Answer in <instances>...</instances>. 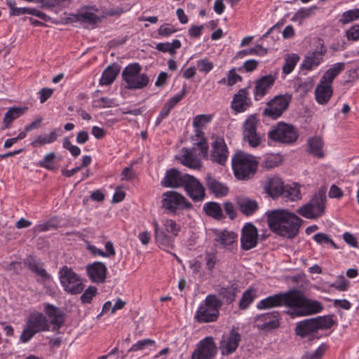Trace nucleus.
<instances>
[{
  "mask_svg": "<svg viewBox=\"0 0 359 359\" xmlns=\"http://www.w3.org/2000/svg\"><path fill=\"white\" fill-rule=\"evenodd\" d=\"M141 70L142 67L137 62L131 63L124 68L121 76L128 89H142L148 85L149 78L145 74H140Z\"/></svg>",
  "mask_w": 359,
  "mask_h": 359,
  "instance_id": "obj_5",
  "label": "nucleus"
},
{
  "mask_svg": "<svg viewBox=\"0 0 359 359\" xmlns=\"http://www.w3.org/2000/svg\"><path fill=\"white\" fill-rule=\"evenodd\" d=\"M49 330L50 325L46 316L35 311L29 315L20 336V340L22 343H27L37 333Z\"/></svg>",
  "mask_w": 359,
  "mask_h": 359,
  "instance_id": "obj_3",
  "label": "nucleus"
},
{
  "mask_svg": "<svg viewBox=\"0 0 359 359\" xmlns=\"http://www.w3.org/2000/svg\"><path fill=\"white\" fill-rule=\"evenodd\" d=\"M55 158L56 155L54 152L48 153L39 162V165L40 167L48 170H53L56 169V167L54 165Z\"/></svg>",
  "mask_w": 359,
  "mask_h": 359,
  "instance_id": "obj_50",
  "label": "nucleus"
},
{
  "mask_svg": "<svg viewBox=\"0 0 359 359\" xmlns=\"http://www.w3.org/2000/svg\"><path fill=\"white\" fill-rule=\"evenodd\" d=\"M184 189L187 195L194 202L202 201L205 197V190L199 180L193 175L187 176Z\"/></svg>",
  "mask_w": 359,
  "mask_h": 359,
  "instance_id": "obj_16",
  "label": "nucleus"
},
{
  "mask_svg": "<svg viewBox=\"0 0 359 359\" xmlns=\"http://www.w3.org/2000/svg\"><path fill=\"white\" fill-rule=\"evenodd\" d=\"M327 52L326 47L320 43L316 46L315 50L309 52L305 57L301 68L306 70H311L313 67L318 66L323 60V57Z\"/></svg>",
  "mask_w": 359,
  "mask_h": 359,
  "instance_id": "obj_20",
  "label": "nucleus"
},
{
  "mask_svg": "<svg viewBox=\"0 0 359 359\" xmlns=\"http://www.w3.org/2000/svg\"><path fill=\"white\" fill-rule=\"evenodd\" d=\"M241 340V334L234 329H232L226 340L221 344L222 353L223 355H230L235 352Z\"/></svg>",
  "mask_w": 359,
  "mask_h": 359,
  "instance_id": "obj_26",
  "label": "nucleus"
},
{
  "mask_svg": "<svg viewBox=\"0 0 359 359\" xmlns=\"http://www.w3.org/2000/svg\"><path fill=\"white\" fill-rule=\"evenodd\" d=\"M154 341L149 339H145L142 340L138 341L136 344L133 345L131 348L128 350L129 352L132 351H137L139 350L144 349L146 346H151L154 344Z\"/></svg>",
  "mask_w": 359,
  "mask_h": 359,
  "instance_id": "obj_63",
  "label": "nucleus"
},
{
  "mask_svg": "<svg viewBox=\"0 0 359 359\" xmlns=\"http://www.w3.org/2000/svg\"><path fill=\"white\" fill-rule=\"evenodd\" d=\"M212 120V116L207 114L197 115L194 118L193 126L194 128H202Z\"/></svg>",
  "mask_w": 359,
  "mask_h": 359,
  "instance_id": "obj_58",
  "label": "nucleus"
},
{
  "mask_svg": "<svg viewBox=\"0 0 359 359\" xmlns=\"http://www.w3.org/2000/svg\"><path fill=\"white\" fill-rule=\"evenodd\" d=\"M215 236L214 241L217 246L220 245L226 250H232L234 245L236 244L238 235L233 231L227 230H217Z\"/></svg>",
  "mask_w": 359,
  "mask_h": 359,
  "instance_id": "obj_23",
  "label": "nucleus"
},
{
  "mask_svg": "<svg viewBox=\"0 0 359 359\" xmlns=\"http://www.w3.org/2000/svg\"><path fill=\"white\" fill-rule=\"evenodd\" d=\"M291 99L292 96L289 94L276 95L266 103L262 116L272 120L278 119L287 109Z\"/></svg>",
  "mask_w": 359,
  "mask_h": 359,
  "instance_id": "obj_6",
  "label": "nucleus"
},
{
  "mask_svg": "<svg viewBox=\"0 0 359 359\" xmlns=\"http://www.w3.org/2000/svg\"><path fill=\"white\" fill-rule=\"evenodd\" d=\"M268 53L267 49L264 48L262 45H257L253 48H250L248 49L242 50L239 51L237 54L238 57H243L247 55H256L259 56H264L266 55Z\"/></svg>",
  "mask_w": 359,
  "mask_h": 359,
  "instance_id": "obj_45",
  "label": "nucleus"
},
{
  "mask_svg": "<svg viewBox=\"0 0 359 359\" xmlns=\"http://www.w3.org/2000/svg\"><path fill=\"white\" fill-rule=\"evenodd\" d=\"M222 301L215 294H208L198 308L195 319L198 323L215 322L219 316V310L222 306Z\"/></svg>",
  "mask_w": 359,
  "mask_h": 359,
  "instance_id": "obj_4",
  "label": "nucleus"
},
{
  "mask_svg": "<svg viewBox=\"0 0 359 359\" xmlns=\"http://www.w3.org/2000/svg\"><path fill=\"white\" fill-rule=\"evenodd\" d=\"M203 210L205 213L217 220H223L226 218L225 215L222 212L221 205L214 201L205 203L203 205Z\"/></svg>",
  "mask_w": 359,
  "mask_h": 359,
  "instance_id": "obj_36",
  "label": "nucleus"
},
{
  "mask_svg": "<svg viewBox=\"0 0 359 359\" xmlns=\"http://www.w3.org/2000/svg\"><path fill=\"white\" fill-rule=\"evenodd\" d=\"M318 6H313L310 8H300L294 15L293 20L295 21H302L306 18H308L315 13V11L318 10Z\"/></svg>",
  "mask_w": 359,
  "mask_h": 359,
  "instance_id": "obj_47",
  "label": "nucleus"
},
{
  "mask_svg": "<svg viewBox=\"0 0 359 359\" xmlns=\"http://www.w3.org/2000/svg\"><path fill=\"white\" fill-rule=\"evenodd\" d=\"M25 263L32 272L40 276L41 280L45 281L50 278V275L43 267L42 264L37 262L33 257H29Z\"/></svg>",
  "mask_w": 359,
  "mask_h": 359,
  "instance_id": "obj_35",
  "label": "nucleus"
},
{
  "mask_svg": "<svg viewBox=\"0 0 359 359\" xmlns=\"http://www.w3.org/2000/svg\"><path fill=\"white\" fill-rule=\"evenodd\" d=\"M196 66L201 72L205 74L210 72L214 67L213 63L210 62L207 58L201 59L197 61Z\"/></svg>",
  "mask_w": 359,
  "mask_h": 359,
  "instance_id": "obj_61",
  "label": "nucleus"
},
{
  "mask_svg": "<svg viewBox=\"0 0 359 359\" xmlns=\"http://www.w3.org/2000/svg\"><path fill=\"white\" fill-rule=\"evenodd\" d=\"M299 136L297 129L290 124L279 122L269 132L268 137L273 141L284 144L294 142Z\"/></svg>",
  "mask_w": 359,
  "mask_h": 359,
  "instance_id": "obj_9",
  "label": "nucleus"
},
{
  "mask_svg": "<svg viewBox=\"0 0 359 359\" xmlns=\"http://www.w3.org/2000/svg\"><path fill=\"white\" fill-rule=\"evenodd\" d=\"M248 89L249 88H241L233 95L231 107L236 113L244 112L252 106Z\"/></svg>",
  "mask_w": 359,
  "mask_h": 359,
  "instance_id": "obj_19",
  "label": "nucleus"
},
{
  "mask_svg": "<svg viewBox=\"0 0 359 359\" xmlns=\"http://www.w3.org/2000/svg\"><path fill=\"white\" fill-rule=\"evenodd\" d=\"M121 66L116 63L108 66L102 72V77L100 79V84L101 86L111 85L119 74Z\"/></svg>",
  "mask_w": 359,
  "mask_h": 359,
  "instance_id": "obj_31",
  "label": "nucleus"
},
{
  "mask_svg": "<svg viewBox=\"0 0 359 359\" xmlns=\"http://www.w3.org/2000/svg\"><path fill=\"white\" fill-rule=\"evenodd\" d=\"M326 196L323 191H319L313 195L310 201L300 207L297 212L307 219H316L325 212Z\"/></svg>",
  "mask_w": 359,
  "mask_h": 359,
  "instance_id": "obj_7",
  "label": "nucleus"
},
{
  "mask_svg": "<svg viewBox=\"0 0 359 359\" xmlns=\"http://www.w3.org/2000/svg\"><path fill=\"white\" fill-rule=\"evenodd\" d=\"M75 18L79 22H87L90 25L96 24L101 20L100 17L90 12L78 13L75 15Z\"/></svg>",
  "mask_w": 359,
  "mask_h": 359,
  "instance_id": "obj_48",
  "label": "nucleus"
},
{
  "mask_svg": "<svg viewBox=\"0 0 359 359\" xmlns=\"http://www.w3.org/2000/svg\"><path fill=\"white\" fill-rule=\"evenodd\" d=\"M27 108L13 107L7 111L4 118V128L11 127L12 122L22 115Z\"/></svg>",
  "mask_w": 359,
  "mask_h": 359,
  "instance_id": "obj_39",
  "label": "nucleus"
},
{
  "mask_svg": "<svg viewBox=\"0 0 359 359\" xmlns=\"http://www.w3.org/2000/svg\"><path fill=\"white\" fill-rule=\"evenodd\" d=\"M282 161L281 156L279 154H267L264 156L262 163V167L270 170L278 166Z\"/></svg>",
  "mask_w": 359,
  "mask_h": 359,
  "instance_id": "obj_44",
  "label": "nucleus"
},
{
  "mask_svg": "<svg viewBox=\"0 0 359 359\" xmlns=\"http://www.w3.org/2000/svg\"><path fill=\"white\" fill-rule=\"evenodd\" d=\"M327 346L326 344H321L314 352H306L302 359H320L325 354Z\"/></svg>",
  "mask_w": 359,
  "mask_h": 359,
  "instance_id": "obj_56",
  "label": "nucleus"
},
{
  "mask_svg": "<svg viewBox=\"0 0 359 359\" xmlns=\"http://www.w3.org/2000/svg\"><path fill=\"white\" fill-rule=\"evenodd\" d=\"M236 204L240 211L246 216L252 215L258 209L257 201L248 198H237Z\"/></svg>",
  "mask_w": 359,
  "mask_h": 359,
  "instance_id": "obj_32",
  "label": "nucleus"
},
{
  "mask_svg": "<svg viewBox=\"0 0 359 359\" xmlns=\"http://www.w3.org/2000/svg\"><path fill=\"white\" fill-rule=\"evenodd\" d=\"M323 309L321 303L316 300H311L306 297L304 304L297 316H309L320 312Z\"/></svg>",
  "mask_w": 359,
  "mask_h": 359,
  "instance_id": "obj_37",
  "label": "nucleus"
},
{
  "mask_svg": "<svg viewBox=\"0 0 359 359\" xmlns=\"http://www.w3.org/2000/svg\"><path fill=\"white\" fill-rule=\"evenodd\" d=\"M231 165L235 177L240 180H246L256 173L258 162L254 156L238 151L232 157Z\"/></svg>",
  "mask_w": 359,
  "mask_h": 359,
  "instance_id": "obj_2",
  "label": "nucleus"
},
{
  "mask_svg": "<svg viewBox=\"0 0 359 359\" xmlns=\"http://www.w3.org/2000/svg\"><path fill=\"white\" fill-rule=\"evenodd\" d=\"M269 229L275 233L289 239L297 236L302 219L293 212L275 210L267 213Z\"/></svg>",
  "mask_w": 359,
  "mask_h": 359,
  "instance_id": "obj_1",
  "label": "nucleus"
},
{
  "mask_svg": "<svg viewBox=\"0 0 359 359\" xmlns=\"http://www.w3.org/2000/svg\"><path fill=\"white\" fill-rule=\"evenodd\" d=\"M163 226H165V231L167 232L171 233L175 236L177 235L181 229L180 224H177L174 220L170 219L164 220Z\"/></svg>",
  "mask_w": 359,
  "mask_h": 359,
  "instance_id": "obj_59",
  "label": "nucleus"
},
{
  "mask_svg": "<svg viewBox=\"0 0 359 359\" xmlns=\"http://www.w3.org/2000/svg\"><path fill=\"white\" fill-rule=\"evenodd\" d=\"M57 227V224L54 219L48 220L46 222L36 225L34 227V231L36 233H40L43 231H49L50 229H55Z\"/></svg>",
  "mask_w": 359,
  "mask_h": 359,
  "instance_id": "obj_60",
  "label": "nucleus"
},
{
  "mask_svg": "<svg viewBox=\"0 0 359 359\" xmlns=\"http://www.w3.org/2000/svg\"><path fill=\"white\" fill-rule=\"evenodd\" d=\"M284 304L283 293H278L262 299L257 305L258 309H269L279 307Z\"/></svg>",
  "mask_w": 359,
  "mask_h": 359,
  "instance_id": "obj_30",
  "label": "nucleus"
},
{
  "mask_svg": "<svg viewBox=\"0 0 359 359\" xmlns=\"http://www.w3.org/2000/svg\"><path fill=\"white\" fill-rule=\"evenodd\" d=\"M217 292L218 295L224 299L227 304H231L235 301L238 292V285L233 283L227 286L218 287Z\"/></svg>",
  "mask_w": 359,
  "mask_h": 359,
  "instance_id": "obj_33",
  "label": "nucleus"
},
{
  "mask_svg": "<svg viewBox=\"0 0 359 359\" xmlns=\"http://www.w3.org/2000/svg\"><path fill=\"white\" fill-rule=\"evenodd\" d=\"M358 19H359V8H354L344 12L339 22L346 25Z\"/></svg>",
  "mask_w": 359,
  "mask_h": 359,
  "instance_id": "obj_49",
  "label": "nucleus"
},
{
  "mask_svg": "<svg viewBox=\"0 0 359 359\" xmlns=\"http://www.w3.org/2000/svg\"><path fill=\"white\" fill-rule=\"evenodd\" d=\"M313 240L318 244L331 245L333 248L338 249L337 245L332 239L325 233H318L313 236Z\"/></svg>",
  "mask_w": 359,
  "mask_h": 359,
  "instance_id": "obj_55",
  "label": "nucleus"
},
{
  "mask_svg": "<svg viewBox=\"0 0 359 359\" xmlns=\"http://www.w3.org/2000/svg\"><path fill=\"white\" fill-rule=\"evenodd\" d=\"M283 198L290 201H296L301 198V193L299 189L297 187H284V191L281 194Z\"/></svg>",
  "mask_w": 359,
  "mask_h": 359,
  "instance_id": "obj_52",
  "label": "nucleus"
},
{
  "mask_svg": "<svg viewBox=\"0 0 359 359\" xmlns=\"http://www.w3.org/2000/svg\"><path fill=\"white\" fill-rule=\"evenodd\" d=\"M6 4L9 7L11 15L18 16L21 15L29 14L32 8H17L15 7V2L13 0H6Z\"/></svg>",
  "mask_w": 359,
  "mask_h": 359,
  "instance_id": "obj_53",
  "label": "nucleus"
},
{
  "mask_svg": "<svg viewBox=\"0 0 359 359\" xmlns=\"http://www.w3.org/2000/svg\"><path fill=\"white\" fill-rule=\"evenodd\" d=\"M181 47V42L178 39H175L172 43H158L156 48L163 53H169L173 55L176 53V50Z\"/></svg>",
  "mask_w": 359,
  "mask_h": 359,
  "instance_id": "obj_43",
  "label": "nucleus"
},
{
  "mask_svg": "<svg viewBox=\"0 0 359 359\" xmlns=\"http://www.w3.org/2000/svg\"><path fill=\"white\" fill-rule=\"evenodd\" d=\"M276 76L271 74L262 76L255 81L253 90L254 98L255 100H260L264 97L273 86Z\"/></svg>",
  "mask_w": 359,
  "mask_h": 359,
  "instance_id": "obj_22",
  "label": "nucleus"
},
{
  "mask_svg": "<svg viewBox=\"0 0 359 359\" xmlns=\"http://www.w3.org/2000/svg\"><path fill=\"white\" fill-rule=\"evenodd\" d=\"M217 353V346L212 337L201 340L191 355V359H212Z\"/></svg>",
  "mask_w": 359,
  "mask_h": 359,
  "instance_id": "obj_13",
  "label": "nucleus"
},
{
  "mask_svg": "<svg viewBox=\"0 0 359 359\" xmlns=\"http://www.w3.org/2000/svg\"><path fill=\"white\" fill-rule=\"evenodd\" d=\"M332 95V86L320 83L315 90V96L316 101L320 104H325L328 102Z\"/></svg>",
  "mask_w": 359,
  "mask_h": 359,
  "instance_id": "obj_34",
  "label": "nucleus"
},
{
  "mask_svg": "<svg viewBox=\"0 0 359 359\" xmlns=\"http://www.w3.org/2000/svg\"><path fill=\"white\" fill-rule=\"evenodd\" d=\"M318 330L315 318L300 321L295 327L296 334L301 337H305L310 334L317 332Z\"/></svg>",
  "mask_w": 359,
  "mask_h": 359,
  "instance_id": "obj_29",
  "label": "nucleus"
},
{
  "mask_svg": "<svg viewBox=\"0 0 359 359\" xmlns=\"http://www.w3.org/2000/svg\"><path fill=\"white\" fill-rule=\"evenodd\" d=\"M183 154L180 158L181 163L191 169L199 170L201 168V162L200 159L196 156L195 147L187 149H182Z\"/></svg>",
  "mask_w": 359,
  "mask_h": 359,
  "instance_id": "obj_27",
  "label": "nucleus"
},
{
  "mask_svg": "<svg viewBox=\"0 0 359 359\" xmlns=\"http://www.w3.org/2000/svg\"><path fill=\"white\" fill-rule=\"evenodd\" d=\"M299 60V57L296 54L288 55L285 58V62L283 67V73L285 74L291 73L293 71Z\"/></svg>",
  "mask_w": 359,
  "mask_h": 359,
  "instance_id": "obj_51",
  "label": "nucleus"
},
{
  "mask_svg": "<svg viewBox=\"0 0 359 359\" xmlns=\"http://www.w3.org/2000/svg\"><path fill=\"white\" fill-rule=\"evenodd\" d=\"M318 330L329 329L335 323L332 316H319L315 318Z\"/></svg>",
  "mask_w": 359,
  "mask_h": 359,
  "instance_id": "obj_54",
  "label": "nucleus"
},
{
  "mask_svg": "<svg viewBox=\"0 0 359 359\" xmlns=\"http://www.w3.org/2000/svg\"><path fill=\"white\" fill-rule=\"evenodd\" d=\"M107 269L105 264L100 262H95L86 266V272L90 280L95 283H102L105 281Z\"/></svg>",
  "mask_w": 359,
  "mask_h": 359,
  "instance_id": "obj_24",
  "label": "nucleus"
},
{
  "mask_svg": "<svg viewBox=\"0 0 359 359\" xmlns=\"http://www.w3.org/2000/svg\"><path fill=\"white\" fill-rule=\"evenodd\" d=\"M259 240L258 230L252 223L245 224L241 229V248L243 250H250L257 245Z\"/></svg>",
  "mask_w": 359,
  "mask_h": 359,
  "instance_id": "obj_14",
  "label": "nucleus"
},
{
  "mask_svg": "<svg viewBox=\"0 0 359 359\" xmlns=\"http://www.w3.org/2000/svg\"><path fill=\"white\" fill-rule=\"evenodd\" d=\"M255 297V290L252 288L248 289L242 295L239 302V308L241 309H246L253 302Z\"/></svg>",
  "mask_w": 359,
  "mask_h": 359,
  "instance_id": "obj_46",
  "label": "nucleus"
},
{
  "mask_svg": "<svg viewBox=\"0 0 359 359\" xmlns=\"http://www.w3.org/2000/svg\"><path fill=\"white\" fill-rule=\"evenodd\" d=\"M72 0H48L47 1H44V3L41 6L42 8L44 7H54V6H60L62 8L68 7L70 4Z\"/></svg>",
  "mask_w": 359,
  "mask_h": 359,
  "instance_id": "obj_62",
  "label": "nucleus"
},
{
  "mask_svg": "<svg viewBox=\"0 0 359 359\" xmlns=\"http://www.w3.org/2000/svg\"><path fill=\"white\" fill-rule=\"evenodd\" d=\"M283 305L293 309L291 312L288 311L287 313L297 316V313L302 311L306 297L302 291L292 290L283 293Z\"/></svg>",
  "mask_w": 359,
  "mask_h": 359,
  "instance_id": "obj_12",
  "label": "nucleus"
},
{
  "mask_svg": "<svg viewBox=\"0 0 359 359\" xmlns=\"http://www.w3.org/2000/svg\"><path fill=\"white\" fill-rule=\"evenodd\" d=\"M162 207L170 212L175 213L178 210H190L193 205L181 194L168 191L163 194Z\"/></svg>",
  "mask_w": 359,
  "mask_h": 359,
  "instance_id": "obj_10",
  "label": "nucleus"
},
{
  "mask_svg": "<svg viewBox=\"0 0 359 359\" xmlns=\"http://www.w3.org/2000/svg\"><path fill=\"white\" fill-rule=\"evenodd\" d=\"M211 160L219 165H224L229 156L227 146L223 137H216L212 144Z\"/></svg>",
  "mask_w": 359,
  "mask_h": 359,
  "instance_id": "obj_18",
  "label": "nucleus"
},
{
  "mask_svg": "<svg viewBox=\"0 0 359 359\" xmlns=\"http://www.w3.org/2000/svg\"><path fill=\"white\" fill-rule=\"evenodd\" d=\"M323 142L320 137H315L310 138L309 140V153L315 156L321 158L324 156L322 151Z\"/></svg>",
  "mask_w": 359,
  "mask_h": 359,
  "instance_id": "obj_42",
  "label": "nucleus"
},
{
  "mask_svg": "<svg viewBox=\"0 0 359 359\" xmlns=\"http://www.w3.org/2000/svg\"><path fill=\"white\" fill-rule=\"evenodd\" d=\"M155 238L159 245L168 246L171 244L172 240L170 236L167 235L163 230H161L157 222L154 223Z\"/></svg>",
  "mask_w": 359,
  "mask_h": 359,
  "instance_id": "obj_41",
  "label": "nucleus"
},
{
  "mask_svg": "<svg viewBox=\"0 0 359 359\" xmlns=\"http://www.w3.org/2000/svg\"><path fill=\"white\" fill-rule=\"evenodd\" d=\"M57 138V135L55 131L50 132L46 135H39L31 142L33 147H41L46 144L54 142Z\"/></svg>",
  "mask_w": 359,
  "mask_h": 359,
  "instance_id": "obj_40",
  "label": "nucleus"
},
{
  "mask_svg": "<svg viewBox=\"0 0 359 359\" xmlns=\"http://www.w3.org/2000/svg\"><path fill=\"white\" fill-rule=\"evenodd\" d=\"M280 316L278 311H274L257 315L255 322L259 330L271 331L280 327Z\"/></svg>",
  "mask_w": 359,
  "mask_h": 359,
  "instance_id": "obj_15",
  "label": "nucleus"
},
{
  "mask_svg": "<svg viewBox=\"0 0 359 359\" xmlns=\"http://www.w3.org/2000/svg\"><path fill=\"white\" fill-rule=\"evenodd\" d=\"M187 176H189V174H184L176 168H170L166 171L161 184L169 188L184 187Z\"/></svg>",
  "mask_w": 359,
  "mask_h": 359,
  "instance_id": "obj_17",
  "label": "nucleus"
},
{
  "mask_svg": "<svg viewBox=\"0 0 359 359\" xmlns=\"http://www.w3.org/2000/svg\"><path fill=\"white\" fill-rule=\"evenodd\" d=\"M193 140L196 141L195 144L199 147L201 155L203 157H208L209 147L201 128H195V135Z\"/></svg>",
  "mask_w": 359,
  "mask_h": 359,
  "instance_id": "obj_38",
  "label": "nucleus"
},
{
  "mask_svg": "<svg viewBox=\"0 0 359 359\" xmlns=\"http://www.w3.org/2000/svg\"><path fill=\"white\" fill-rule=\"evenodd\" d=\"M44 311L50 319L49 325H53L52 331H58L64 324L63 312L59 308L50 304L45 306Z\"/></svg>",
  "mask_w": 359,
  "mask_h": 359,
  "instance_id": "obj_25",
  "label": "nucleus"
},
{
  "mask_svg": "<svg viewBox=\"0 0 359 359\" xmlns=\"http://www.w3.org/2000/svg\"><path fill=\"white\" fill-rule=\"evenodd\" d=\"M60 280L64 290L72 294H80L84 285L80 277L67 266H63L60 271Z\"/></svg>",
  "mask_w": 359,
  "mask_h": 359,
  "instance_id": "obj_8",
  "label": "nucleus"
},
{
  "mask_svg": "<svg viewBox=\"0 0 359 359\" xmlns=\"http://www.w3.org/2000/svg\"><path fill=\"white\" fill-rule=\"evenodd\" d=\"M224 210L231 220H233L236 216V210L233 204L231 202L227 201L224 203Z\"/></svg>",
  "mask_w": 359,
  "mask_h": 359,
  "instance_id": "obj_64",
  "label": "nucleus"
},
{
  "mask_svg": "<svg viewBox=\"0 0 359 359\" xmlns=\"http://www.w3.org/2000/svg\"><path fill=\"white\" fill-rule=\"evenodd\" d=\"M97 289L95 286L88 287L81 294L80 299L83 304H90L93 298L97 294Z\"/></svg>",
  "mask_w": 359,
  "mask_h": 359,
  "instance_id": "obj_57",
  "label": "nucleus"
},
{
  "mask_svg": "<svg viewBox=\"0 0 359 359\" xmlns=\"http://www.w3.org/2000/svg\"><path fill=\"white\" fill-rule=\"evenodd\" d=\"M259 119L255 114L250 115L243 125V138L252 148H256L262 142V137L257 132Z\"/></svg>",
  "mask_w": 359,
  "mask_h": 359,
  "instance_id": "obj_11",
  "label": "nucleus"
},
{
  "mask_svg": "<svg viewBox=\"0 0 359 359\" xmlns=\"http://www.w3.org/2000/svg\"><path fill=\"white\" fill-rule=\"evenodd\" d=\"M262 185L265 192L273 198L281 196L285 187L283 181L278 176L266 177L262 182Z\"/></svg>",
  "mask_w": 359,
  "mask_h": 359,
  "instance_id": "obj_21",
  "label": "nucleus"
},
{
  "mask_svg": "<svg viewBox=\"0 0 359 359\" xmlns=\"http://www.w3.org/2000/svg\"><path fill=\"white\" fill-rule=\"evenodd\" d=\"M205 182L208 189L215 197L220 198L227 195L228 187L212 177L210 174L206 175Z\"/></svg>",
  "mask_w": 359,
  "mask_h": 359,
  "instance_id": "obj_28",
  "label": "nucleus"
}]
</instances>
